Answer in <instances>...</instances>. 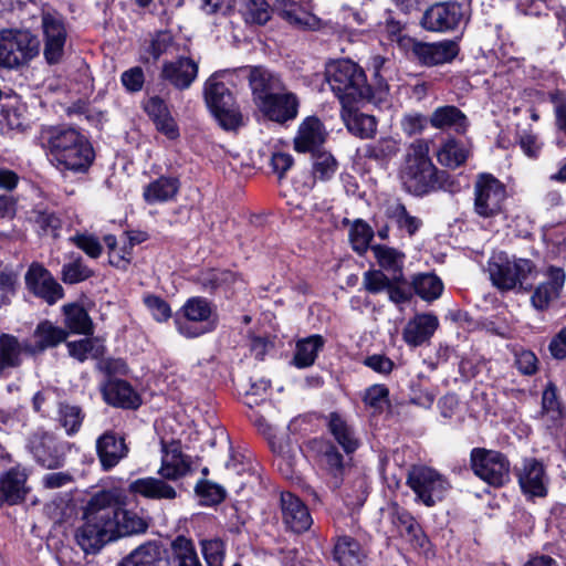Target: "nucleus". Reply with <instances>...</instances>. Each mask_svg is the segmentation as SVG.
Wrapping results in <instances>:
<instances>
[{
    "label": "nucleus",
    "mask_w": 566,
    "mask_h": 566,
    "mask_svg": "<svg viewBox=\"0 0 566 566\" xmlns=\"http://www.w3.org/2000/svg\"><path fill=\"white\" fill-rule=\"evenodd\" d=\"M195 490L206 505L218 504L226 497V490L222 486L207 480L199 481Z\"/></svg>",
    "instance_id": "nucleus-60"
},
{
    "label": "nucleus",
    "mask_w": 566,
    "mask_h": 566,
    "mask_svg": "<svg viewBox=\"0 0 566 566\" xmlns=\"http://www.w3.org/2000/svg\"><path fill=\"white\" fill-rule=\"evenodd\" d=\"M70 241L84 251L90 258L97 259L102 254V244L93 234L77 233L70 238Z\"/></svg>",
    "instance_id": "nucleus-62"
},
{
    "label": "nucleus",
    "mask_w": 566,
    "mask_h": 566,
    "mask_svg": "<svg viewBox=\"0 0 566 566\" xmlns=\"http://www.w3.org/2000/svg\"><path fill=\"white\" fill-rule=\"evenodd\" d=\"M40 53V41L29 30L0 31V66L18 69L28 65Z\"/></svg>",
    "instance_id": "nucleus-6"
},
{
    "label": "nucleus",
    "mask_w": 566,
    "mask_h": 566,
    "mask_svg": "<svg viewBox=\"0 0 566 566\" xmlns=\"http://www.w3.org/2000/svg\"><path fill=\"white\" fill-rule=\"evenodd\" d=\"M180 188L178 178L161 176L144 188L143 197L149 205L172 200Z\"/></svg>",
    "instance_id": "nucleus-37"
},
{
    "label": "nucleus",
    "mask_w": 566,
    "mask_h": 566,
    "mask_svg": "<svg viewBox=\"0 0 566 566\" xmlns=\"http://www.w3.org/2000/svg\"><path fill=\"white\" fill-rule=\"evenodd\" d=\"M69 354L78 361H84L87 358L97 359L105 353V346L97 338H84L66 344Z\"/></svg>",
    "instance_id": "nucleus-46"
},
{
    "label": "nucleus",
    "mask_w": 566,
    "mask_h": 566,
    "mask_svg": "<svg viewBox=\"0 0 566 566\" xmlns=\"http://www.w3.org/2000/svg\"><path fill=\"white\" fill-rule=\"evenodd\" d=\"M327 427L329 433L346 454H350L358 449L359 440L356 437L355 430L339 413H329Z\"/></svg>",
    "instance_id": "nucleus-35"
},
{
    "label": "nucleus",
    "mask_w": 566,
    "mask_h": 566,
    "mask_svg": "<svg viewBox=\"0 0 566 566\" xmlns=\"http://www.w3.org/2000/svg\"><path fill=\"white\" fill-rule=\"evenodd\" d=\"M161 465L158 473L166 480H178L191 471L190 458L182 453L178 441L163 442Z\"/></svg>",
    "instance_id": "nucleus-22"
},
{
    "label": "nucleus",
    "mask_w": 566,
    "mask_h": 566,
    "mask_svg": "<svg viewBox=\"0 0 566 566\" xmlns=\"http://www.w3.org/2000/svg\"><path fill=\"white\" fill-rule=\"evenodd\" d=\"M41 142L61 169L85 172L95 158L87 138L73 127H45L41 130Z\"/></svg>",
    "instance_id": "nucleus-2"
},
{
    "label": "nucleus",
    "mask_w": 566,
    "mask_h": 566,
    "mask_svg": "<svg viewBox=\"0 0 566 566\" xmlns=\"http://www.w3.org/2000/svg\"><path fill=\"white\" fill-rule=\"evenodd\" d=\"M439 326L437 316L432 314H418L409 319L402 331L403 340L412 347L426 343Z\"/></svg>",
    "instance_id": "nucleus-29"
},
{
    "label": "nucleus",
    "mask_w": 566,
    "mask_h": 566,
    "mask_svg": "<svg viewBox=\"0 0 566 566\" xmlns=\"http://www.w3.org/2000/svg\"><path fill=\"white\" fill-rule=\"evenodd\" d=\"M410 57L423 66H436L450 63L459 53L455 41L422 42L416 39H407Z\"/></svg>",
    "instance_id": "nucleus-13"
},
{
    "label": "nucleus",
    "mask_w": 566,
    "mask_h": 566,
    "mask_svg": "<svg viewBox=\"0 0 566 566\" xmlns=\"http://www.w3.org/2000/svg\"><path fill=\"white\" fill-rule=\"evenodd\" d=\"M66 327L75 334L90 335L93 333V323L84 307L77 304L63 306Z\"/></svg>",
    "instance_id": "nucleus-44"
},
{
    "label": "nucleus",
    "mask_w": 566,
    "mask_h": 566,
    "mask_svg": "<svg viewBox=\"0 0 566 566\" xmlns=\"http://www.w3.org/2000/svg\"><path fill=\"white\" fill-rule=\"evenodd\" d=\"M104 400L114 407L136 409L140 399L133 387L122 379H109L102 388Z\"/></svg>",
    "instance_id": "nucleus-30"
},
{
    "label": "nucleus",
    "mask_w": 566,
    "mask_h": 566,
    "mask_svg": "<svg viewBox=\"0 0 566 566\" xmlns=\"http://www.w3.org/2000/svg\"><path fill=\"white\" fill-rule=\"evenodd\" d=\"M429 143L415 140L408 148L399 178L403 189L417 197L439 190L458 192L461 186L446 170L438 169L429 156Z\"/></svg>",
    "instance_id": "nucleus-1"
},
{
    "label": "nucleus",
    "mask_w": 566,
    "mask_h": 566,
    "mask_svg": "<svg viewBox=\"0 0 566 566\" xmlns=\"http://www.w3.org/2000/svg\"><path fill=\"white\" fill-rule=\"evenodd\" d=\"M334 558L340 566H363L366 554L355 538L343 535L334 546Z\"/></svg>",
    "instance_id": "nucleus-41"
},
{
    "label": "nucleus",
    "mask_w": 566,
    "mask_h": 566,
    "mask_svg": "<svg viewBox=\"0 0 566 566\" xmlns=\"http://www.w3.org/2000/svg\"><path fill=\"white\" fill-rule=\"evenodd\" d=\"M468 150L454 139L448 140L438 151V160L441 165L457 168L465 163Z\"/></svg>",
    "instance_id": "nucleus-51"
},
{
    "label": "nucleus",
    "mask_w": 566,
    "mask_h": 566,
    "mask_svg": "<svg viewBox=\"0 0 566 566\" xmlns=\"http://www.w3.org/2000/svg\"><path fill=\"white\" fill-rule=\"evenodd\" d=\"M542 412L551 417L552 420L562 418L563 410L557 397V387L549 382L542 395Z\"/></svg>",
    "instance_id": "nucleus-61"
},
{
    "label": "nucleus",
    "mask_w": 566,
    "mask_h": 566,
    "mask_svg": "<svg viewBox=\"0 0 566 566\" xmlns=\"http://www.w3.org/2000/svg\"><path fill=\"white\" fill-rule=\"evenodd\" d=\"M389 390L385 385H373L366 389L364 401L366 405L375 408L382 409L388 402Z\"/></svg>",
    "instance_id": "nucleus-63"
},
{
    "label": "nucleus",
    "mask_w": 566,
    "mask_h": 566,
    "mask_svg": "<svg viewBox=\"0 0 566 566\" xmlns=\"http://www.w3.org/2000/svg\"><path fill=\"white\" fill-rule=\"evenodd\" d=\"M214 310L207 298L195 296L186 301L180 310L181 317L175 319L179 334L187 338L199 337L214 328L210 322Z\"/></svg>",
    "instance_id": "nucleus-10"
},
{
    "label": "nucleus",
    "mask_w": 566,
    "mask_h": 566,
    "mask_svg": "<svg viewBox=\"0 0 566 566\" xmlns=\"http://www.w3.org/2000/svg\"><path fill=\"white\" fill-rule=\"evenodd\" d=\"M518 483L524 493L532 496H545L548 478L544 465L536 459H526L517 473Z\"/></svg>",
    "instance_id": "nucleus-24"
},
{
    "label": "nucleus",
    "mask_w": 566,
    "mask_h": 566,
    "mask_svg": "<svg viewBox=\"0 0 566 566\" xmlns=\"http://www.w3.org/2000/svg\"><path fill=\"white\" fill-rule=\"evenodd\" d=\"M118 566H170V559L159 543L147 542L130 552Z\"/></svg>",
    "instance_id": "nucleus-27"
},
{
    "label": "nucleus",
    "mask_w": 566,
    "mask_h": 566,
    "mask_svg": "<svg viewBox=\"0 0 566 566\" xmlns=\"http://www.w3.org/2000/svg\"><path fill=\"white\" fill-rule=\"evenodd\" d=\"M391 521L400 532V535L406 537L412 545L424 547L428 538L421 530V526L416 518L405 509L395 505L391 512Z\"/></svg>",
    "instance_id": "nucleus-33"
},
{
    "label": "nucleus",
    "mask_w": 566,
    "mask_h": 566,
    "mask_svg": "<svg viewBox=\"0 0 566 566\" xmlns=\"http://www.w3.org/2000/svg\"><path fill=\"white\" fill-rule=\"evenodd\" d=\"M101 496L108 499L109 507L113 511V522L115 524L113 539L122 536H129L135 534L145 533L148 528V523L139 516L136 512L124 510L120 506L118 495L112 491H101Z\"/></svg>",
    "instance_id": "nucleus-16"
},
{
    "label": "nucleus",
    "mask_w": 566,
    "mask_h": 566,
    "mask_svg": "<svg viewBox=\"0 0 566 566\" xmlns=\"http://www.w3.org/2000/svg\"><path fill=\"white\" fill-rule=\"evenodd\" d=\"M566 274L562 268L549 266L546 280L541 282L531 295V304L538 312L549 310L562 296Z\"/></svg>",
    "instance_id": "nucleus-17"
},
{
    "label": "nucleus",
    "mask_w": 566,
    "mask_h": 566,
    "mask_svg": "<svg viewBox=\"0 0 566 566\" xmlns=\"http://www.w3.org/2000/svg\"><path fill=\"white\" fill-rule=\"evenodd\" d=\"M325 80L342 106L373 97L364 70L350 60L329 62L325 67Z\"/></svg>",
    "instance_id": "nucleus-4"
},
{
    "label": "nucleus",
    "mask_w": 566,
    "mask_h": 566,
    "mask_svg": "<svg viewBox=\"0 0 566 566\" xmlns=\"http://www.w3.org/2000/svg\"><path fill=\"white\" fill-rule=\"evenodd\" d=\"M66 337L67 332L65 329L53 325L49 321H44L41 322L34 331L35 344L24 349L32 354L40 353L46 348L57 346L64 342Z\"/></svg>",
    "instance_id": "nucleus-40"
},
{
    "label": "nucleus",
    "mask_w": 566,
    "mask_h": 566,
    "mask_svg": "<svg viewBox=\"0 0 566 566\" xmlns=\"http://www.w3.org/2000/svg\"><path fill=\"white\" fill-rule=\"evenodd\" d=\"M429 123L433 128L453 130L464 134L469 127L467 115L453 105L437 107L430 115Z\"/></svg>",
    "instance_id": "nucleus-32"
},
{
    "label": "nucleus",
    "mask_w": 566,
    "mask_h": 566,
    "mask_svg": "<svg viewBox=\"0 0 566 566\" xmlns=\"http://www.w3.org/2000/svg\"><path fill=\"white\" fill-rule=\"evenodd\" d=\"M235 281L234 273L230 271L210 270L199 276V282L207 291H214L222 286H228Z\"/></svg>",
    "instance_id": "nucleus-58"
},
{
    "label": "nucleus",
    "mask_w": 566,
    "mask_h": 566,
    "mask_svg": "<svg viewBox=\"0 0 566 566\" xmlns=\"http://www.w3.org/2000/svg\"><path fill=\"white\" fill-rule=\"evenodd\" d=\"M490 279L501 291L530 292L536 279L537 269L533 261L523 258H510L500 252L489 262Z\"/></svg>",
    "instance_id": "nucleus-5"
},
{
    "label": "nucleus",
    "mask_w": 566,
    "mask_h": 566,
    "mask_svg": "<svg viewBox=\"0 0 566 566\" xmlns=\"http://www.w3.org/2000/svg\"><path fill=\"white\" fill-rule=\"evenodd\" d=\"M460 19L461 8L458 3L437 2L423 12L420 23L428 31L446 32L457 28Z\"/></svg>",
    "instance_id": "nucleus-19"
},
{
    "label": "nucleus",
    "mask_w": 566,
    "mask_h": 566,
    "mask_svg": "<svg viewBox=\"0 0 566 566\" xmlns=\"http://www.w3.org/2000/svg\"><path fill=\"white\" fill-rule=\"evenodd\" d=\"M322 464L324 471L329 476V486L334 490L339 489L344 480L347 463L344 455L331 442H323Z\"/></svg>",
    "instance_id": "nucleus-34"
},
{
    "label": "nucleus",
    "mask_w": 566,
    "mask_h": 566,
    "mask_svg": "<svg viewBox=\"0 0 566 566\" xmlns=\"http://www.w3.org/2000/svg\"><path fill=\"white\" fill-rule=\"evenodd\" d=\"M27 474L19 469H11L0 476V505L3 502L17 504L25 494Z\"/></svg>",
    "instance_id": "nucleus-36"
},
{
    "label": "nucleus",
    "mask_w": 566,
    "mask_h": 566,
    "mask_svg": "<svg viewBox=\"0 0 566 566\" xmlns=\"http://www.w3.org/2000/svg\"><path fill=\"white\" fill-rule=\"evenodd\" d=\"M108 499L94 494L87 502L83 523L75 531V541L85 554H96L102 547L113 541L112 531L115 527L113 511L107 504Z\"/></svg>",
    "instance_id": "nucleus-3"
},
{
    "label": "nucleus",
    "mask_w": 566,
    "mask_h": 566,
    "mask_svg": "<svg viewBox=\"0 0 566 566\" xmlns=\"http://www.w3.org/2000/svg\"><path fill=\"white\" fill-rule=\"evenodd\" d=\"M198 75V63L190 57H179L163 65L161 77L179 90L190 87Z\"/></svg>",
    "instance_id": "nucleus-26"
},
{
    "label": "nucleus",
    "mask_w": 566,
    "mask_h": 566,
    "mask_svg": "<svg viewBox=\"0 0 566 566\" xmlns=\"http://www.w3.org/2000/svg\"><path fill=\"white\" fill-rule=\"evenodd\" d=\"M93 274V271L78 256L62 266L61 279L65 284H76L90 279Z\"/></svg>",
    "instance_id": "nucleus-55"
},
{
    "label": "nucleus",
    "mask_w": 566,
    "mask_h": 566,
    "mask_svg": "<svg viewBox=\"0 0 566 566\" xmlns=\"http://www.w3.org/2000/svg\"><path fill=\"white\" fill-rule=\"evenodd\" d=\"M371 250L382 269L392 271L394 275H397L399 279H401V263L403 258L402 253L386 245H373Z\"/></svg>",
    "instance_id": "nucleus-50"
},
{
    "label": "nucleus",
    "mask_w": 566,
    "mask_h": 566,
    "mask_svg": "<svg viewBox=\"0 0 566 566\" xmlns=\"http://www.w3.org/2000/svg\"><path fill=\"white\" fill-rule=\"evenodd\" d=\"M327 132L316 116L306 117L298 126L294 137V149L297 153H314L326 140Z\"/></svg>",
    "instance_id": "nucleus-23"
},
{
    "label": "nucleus",
    "mask_w": 566,
    "mask_h": 566,
    "mask_svg": "<svg viewBox=\"0 0 566 566\" xmlns=\"http://www.w3.org/2000/svg\"><path fill=\"white\" fill-rule=\"evenodd\" d=\"M399 276L394 275L389 279L379 270H370L364 273L363 285L367 292L377 294L389 289L391 281H400Z\"/></svg>",
    "instance_id": "nucleus-59"
},
{
    "label": "nucleus",
    "mask_w": 566,
    "mask_h": 566,
    "mask_svg": "<svg viewBox=\"0 0 566 566\" xmlns=\"http://www.w3.org/2000/svg\"><path fill=\"white\" fill-rule=\"evenodd\" d=\"M170 566H202L192 539L178 535L170 543Z\"/></svg>",
    "instance_id": "nucleus-39"
},
{
    "label": "nucleus",
    "mask_w": 566,
    "mask_h": 566,
    "mask_svg": "<svg viewBox=\"0 0 566 566\" xmlns=\"http://www.w3.org/2000/svg\"><path fill=\"white\" fill-rule=\"evenodd\" d=\"M200 548L207 566H223L226 549L221 539H202Z\"/></svg>",
    "instance_id": "nucleus-57"
},
{
    "label": "nucleus",
    "mask_w": 566,
    "mask_h": 566,
    "mask_svg": "<svg viewBox=\"0 0 566 566\" xmlns=\"http://www.w3.org/2000/svg\"><path fill=\"white\" fill-rule=\"evenodd\" d=\"M145 304L150 311L154 318L158 322H165L171 316V310L169 304L159 296H146Z\"/></svg>",
    "instance_id": "nucleus-64"
},
{
    "label": "nucleus",
    "mask_w": 566,
    "mask_h": 566,
    "mask_svg": "<svg viewBox=\"0 0 566 566\" xmlns=\"http://www.w3.org/2000/svg\"><path fill=\"white\" fill-rule=\"evenodd\" d=\"M250 86L259 106L262 102L269 101L286 91L283 82L276 74L262 67H254L251 71Z\"/></svg>",
    "instance_id": "nucleus-28"
},
{
    "label": "nucleus",
    "mask_w": 566,
    "mask_h": 566,
    "mask_svg": "<svg viewBox=\"0 0 566 566\" xmlns=\"http://www.w3.org/2000/svg\"><path fill=\"white\" fill-rule=\"evenodd\" d=\"M281 512L283 523L294 533L307 531L312 523V516L303 501L291 492L281 493Z\"/></svg>",
    "instance_id": "nucleus-21"
},
{
    "label": "nucleus",
    "mask_w": 566,
    "mask_h": 566,
    "mask_svg": "<svg viewBox=\"0 0 566 566\" xmlns=\"http://www.w3.org/2000/svg\"><path fill=\"white\" fill-rule=\"evenodd\" d=\"M27 289L49 305L55 304L64 296V290L41 264L32 263L24 275Z\"/></svg>",
    "instance_id": "nucleus-15"
},
{
    "label": "nucleus",
    "mask_w": 566,
    "mask_h": 566,
    "mask_svg": "<svg viewBox=\"0 0 566 566\" xmlns=\"http://www.w3.org/2000/svg\"><path fill=\"white\" fill-rule=\"evenodd\" d=\"M406 483L415 492L416 500L428 507L442 501L451 488L446 476L426 465L411 467Z\"/></svg>",
    "instance_id": "nucleus-7"
},
{
    "label": "nucleus",
    "mask_w": 566,
    "mask_h": 566,
    "mask_svg": "<svg viewBox=\"0 0 566 566\" xmlns=\"http://www.w3.org/2000/svg\"><path fill=\"white\" fill-rule=\"evenodd\" d=\"M205 99L220 125L226 129H234L241 123L234 98L223 82L218 81L217 74L208 78L205 85Z\"/></svg>",
    "instance_id": "nucleus-11"
},
{
    "label": "nucleus",
    "mask_w": 566,
    "mask_h": 566,
    "mask_svg": "<svg viewBox=\"0 0 566 566\" xmlns=\"http://www.w3.org/2000/svg\"><path fill=\"white\" fill-rule=\"evenodd\" d=\"M129 490L147 499L172 500L176 497V490L161 479L143 478L132 482Z\"/></svg>",
    "instance_id": "nucleus-38"
},
{
    "label": "nucleus",
    "mask_w": 566,
    "mask_h": 566,
    "mask_svg": "<svg viewBox=\"0 0 566 566\" xmlns=\"http://www.w3.org/2000/svg\"><path fill=\"white\" fill-rule=\"evenodd\" d=\"M387 216L398 229L406 231L409 237H412L422 226L421 219L411 216L401 202L390 205L387 209Z\"/></svg>",
    "instance_id": "nucleus-45"
},
{
    "label": "nucleus",
    "mask_w": 566,
    "mask_h": 566,
    "mask_svg": "<svg viewBox=\"0 0 566 566\" xmlns=\"http://www.w3.org/2000/svg\"><path fill=\"white\" fill-rule=\"evenodd\" d=\"M273 11L265 0H242L241 13L247 23L265 24Z\"/></svg>",
    "instance_id": "nucleus-47"
},
{
    "label": "nucleus",
    "mask_w": 566,
    "mask_h": 566,
    "mask_svg": "<svg viewBox=\"0 0 566 566\" xmlns=\"http://www.w3.org/2000/svg\"><path fill=\"white\" fill-rule=\"evenodd\" d=\"M325 340L321 335H311L296 343L293 361L298 368L312 366L318 353L324 347Z\"/></svg>",
    "instance_id": "nucleus-42"
},
{
    "label": "nucleus",
    "mask_w": 566,
    "mask_h": 566,
    "mask_svg": "<svg viewBox=\"0 0 566 566\" xmlns=\"http://www.w3.org/2000/svg\"><path fill=\"white\" fill-rule=\"evenodd\" d=\"M340 118L348 132L361 139L373 138L377 132L376 118L358 112L353 104L342 106Z\"/></svg>",
    "instance_id": "nucleus-31"
},
{
    "label": "nucleus",
    "mask_w": 566,
    "mask_h": 566,
    "mask_svg": "<svg viewBox=\"0 0 566 566\" xmlns=\"http://www.w3.org/2000/svg\"><path fill=\"white\" fill-rule=\"evenodd\" d=\"M84 420V413L78 406L61 402L57 409V421L69 436L76 433Z\"/></svg>",
    "instance_id": "nucleus-49"
},
{
    "label": "nucleus",
    "mask_w": 566,
    "mask_h": 566,
    "mask_svg": "<svg viewBox=\"0 0 566 566\" xmlns=\"http://www.w3.org/2000/svg\"><path fill=\"white\" fill-rule=\"evenodd\" d=\"M259 107L271 120L283 124L297 116L298 99L294 93L284 91L271 99L262 102Z\"/></svg>",
    "instance_id": "nucleus-25"
},
{
    "label": "nucleus",
    "mask_w": 566,
    "mask_h": 566,
    "mask_svg": "<svg viewBox=\"0 0 566 566\" xmlns=\"http://www.w3.org/2000/svg\"><path fill=\"white\" fill-rule=\"evenodd\" d=\"M32 219L38 227L40 234L51 235L53 238L59 237V231L62 228V221L55 212L36 208L32 212Z\"/></svg>",
    "instance_id": "nucleus-52"
},
{
    "label": "nucleus",
    "mask_w": 566,
    "mask_h": 566,
    "mask_svg": "<svg viewBox=\"0 0 566 566\" xmlns=\"http://www.w3.org/2000/svg\"><path fill=\"white\" fill-rule=\"evenodd\" d=\"M399 150V144L392 137H381L377 142L366 145L365 157L377 161L386 160L395 156Z\"/></svg>",
    "instance_id": "nucleus-53"
},
{
    "label": "nucleus",
    "mask_w": 566,
    "mask_h": 566,
    "mask_svg": "<svg viewBox=\"0 0 566 566\" xmlns=\"http://www.w3.org/2000/svg\"><path fill=\"white\" fill-rule=\"evenodd\" d=\"M41 31L43 39V56L48 64L54 65L62 61L67 39L64 17L55 9L41 8Z\"/></svg>",
    "instance_id": "nucleus-8"
},
{
    "label": "nucleus",
    "mask_w": 566,
    "mask_h": 566,
    "mask_svg": "<svg viewBox=\"0 0 566 566\" xmlns=\"http://www.w3.org/2000/svg\"><path fill=\"white\" fill-rule=\"evenodd\" d=\"M273 11L300 30L317 31L326 27L322 19L307 10L302 0H274Z\"/></svg>",
    "instance_id": "nucleus-18"
},
{
    "label": "nucleus",
    "mask_w": 566,
    "mask_h": 566,
    "mask_svg": "<svg viewBox=\"0 0 566 566\" xmlns=\"http://www.w3.org/2000/svg\"><path fill=\"white\" fill-rule=\"evenodd\" d=\"M373 237V229L363 220H356L349 230V240L353 249L359 254L367 251Z\"/></svg>",
    "instance_id": "nucleus-56"
},
{
    "label": "nucleus",
    "mask_w": 566,
    "mask_h": 566,
    "mask_svg": "<svg viewBox=\"0 0 566 566\" xmlns=\"http://www.w3.org/2000/svg\"><path fill=\"white\" fill-rule=\"evenodd\" d=\"M21 353L22 346L15 336L6 333L0 335V376L21 365Z\"/></svg>",
    "instance_id": "nucleus-43"
},
{
    "label": "nucleus",
    "mask_w": 566,
    "mask_h": 566,
    "mask_svg": "<svg viewBox=\"0 0 566 566\" xmlns=\"http://www.w3.org/2000/svg\"><path fill=\"white\" fill-rule=\"evenodd\" d=\"M29 452L43 468L53 470L63 465L65 458V444L53 434L36 431L32 433L27 443Z\"/></svg>",
    "instance_id": "nucleus-14"
},
{
    "label": "nucleus",
    "mask_w": 566,
    "mask_h": 566,
    "mask_svg": "<svg viewBox=\"0 0 566 566\" xmlns=\"http://www.w3.org/2000/svg\"><path fill=\"white\" fill-rule=\"evenodd\" d=\"M506 199L505 186L489 174H481L474 184V212L482 218L502 213Z\"/></svg>",
    "instance_id": "nucleus-12"
},
{
    "label": "nucleus",
    "mask_w": 566,
    "mask_h": 566,
    "mask_svg": "<svg viewBox=\"0 0 566 566\" xmlns=\"http://www.w3.org/2000/svg\"><path fill=\"white\" fill-rule=\"evenodd\" d=\"M95 448L104 471L115 468L129 452L125 436L114 430H107L101 434L96 439Z\"/></svg>",
    "instance_id": "nucleus-20"
},
{
    "label": "nucleus",
    "mask_w": 566,
    "mask_h": 566,
    "mask_svg": "<svg viewBox=\"0 0 566 566\" xmlns=\"http://www.w3.org/2000/svg\"><path fill=\"white\" fill-rule=\"evenodd\" d=\"M337 170V161L331 153H313V176L322 181L331 179Z\"/></svg>",
    "instance_id": "nucleus-54"
},
{
    "label": "nucleus",
    "mask_w": 566,
    "mask_h": 566,
    "mask_svg": "<svg viewBox=\"0 0 566 566\" xmlns=\"http://www.w3.org/2000/svg\"><path fill=\"white\" fill-rule=\"evenodd\" d=\"M413 290L422 300H437L443 290L441 280L434 274H419L413 279Z\"/></svg>",
    "instance_id": "nucleus-48"
},
{
    "label": "nucleus",
    "mask_w": 566,
    "mask_h": 566,
    "mask_svg": "<svg viewBox=\"0 0 566 566\" xmlns=\"http://www.w3.org/2000/svg\"><path fill=\"white\" fill-rule=\"evenodd\" d=\"M473 473L491 486L500 488L510 481V461L501 452L485 448H473L470 452Z\"/></svg>",
    "instance_id": "nucleus-9"
}]
</instances>
